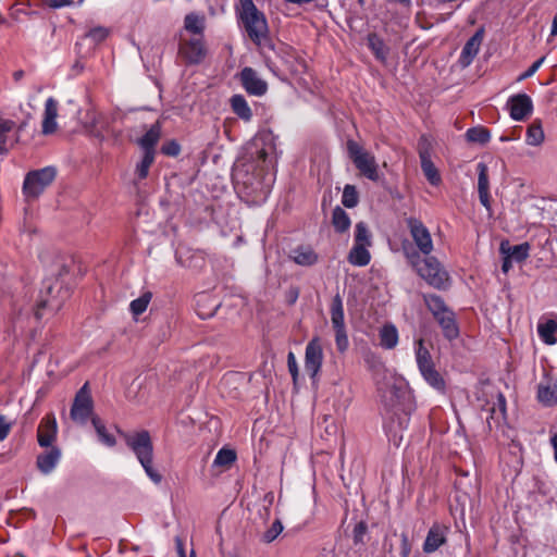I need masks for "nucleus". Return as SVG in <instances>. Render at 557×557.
Masks as SVG:
<instances>
[{
    "mask_svg": "<svg viewBox=\"0 0 557 557\" xmlns=\"http://www.w3.org/2000/svg\"><path fill=\"white\" fill-rule=\"evenodd\" d=\"M403 253L411 268L430 286L445 289L449 283V274L433 256H420L410 245H403Z\"/></svg>",
    "mask_w": 557,
    "mask_h": 557,
    "instance_id": "1",
    "label": "nucleus"
},
{
    "mask_svg": "<svg viewBox=\"0 0 557 557\" xmlns=\"http://www.w3.org/2000/svg\"><path fill=\"white\" fill-rule=\"evenodd\" d=\"M239 18L248 37L258 46L268 38L265 16L255 5L252 0H239Z\"/></svg>",
    "mask_w": 557,
    "mask_h": 557,
    "instance_id": "2",
    "label": "nucleus"
},
{
    "mask_svg": "<svg viewBox=\"0 0 557 557\" xmlns=\"http://www.w3.org/2000/svg\"><path fill=\"white\" fill-rule=\"evenodd\" d=\"M346 146L348 157L360 174L370 181L377 182L380 175L375 157L352 139L347 140Z\"/></svg>",
    "mask_w": 557,
    "mask_h": 557,
    "instance_id": "3",
    "label": "nucleus"
},
{
    "mask_svg": "<svg viewBox=\"0 0 557 557\" xmlns=\"http://www.w3.org/2000/svg\"><path fill=\"white\" fill-rule=\"evenodd\" d=\"M405 224L411 236L412 243L410 246L420 255L429 256L434 250V244L432 235L425 224L416 216H409L405 219ZM406 242L403 243V245ZM409 245V243H407Z\"/></svg>",
    "mask_w": 557,
    "mask_h": 557,
    "instance_id": "4",
    "label": "nucleus"
},
{
    "mask_svg": "<svg viewBox=\"0 0 557 557\" xmlns=\"http://www.w3.org/2000/svg\"><path fill=\"white\" fill-rule=\"evenodd\" d=\"M57 171L53 166L30 171L23 183V194L27 200L36 199L54 181Z\"/></svg>",
    "mask_w": 557,
    "mask_h": 557,
    "instance_id": "5",
    "label": "nucleus"
},
{
    "mask_svg": "<svg viewBox=\"0 0 557 557\" xmlns=\"http://www.w3.org/2000/svg\"><path fill=\"white\" fill-rule=\"evenodd\" d=\"M177 54L186 65H196L201 63L207 55L205 37L181 36Z\"/></svg>",
    "mask_w": 557,
    "mask_h": 557,
    "instance_id": "6",
    "label": "nucleus"
},
{
    "mask_svg": "<svg viewBox=\"0 0 557 557\" xmlns=\"http://www.w3.org/2000/svg\"><path fill=\"white\" fill-rule=\"evenodd\" d=\"M123 437L139 462L143 460L148 462L149 458H153V445L148 431L141 430L134 433H123Z\"/></svg>",
    "mask_w": 557,
    "mask_h": 557,
    "instance_id": "7",
    "label": "nucleus"
},
{
    "mask_svg": "<svg viewBox=\"0 0 557 557\" xmlns=\"http://www.w3.org/2000/svg\"><path fill=\"white\" fill-rule=\"evenodd\" d=\"M531 246L529 243L511 245L509 240H502L499 252L503 256L502 271L506 274L512 268V262H522L528 259Z\"/></svg>",
    "mask_w": 557,
    "mask_h": 557,
    "instance_id": "8",
    "label": "nucleus"
},
{
    "mask_svg": "<svg viewBox=\"0 0 557 557\" xmlns=\"http://www.w3.org/2000/svg\"><path fill=\"white\" fill-rule=\"evenodd\" d=\"M92 413V399L85 384L76 394L71 408V418L78 423H86Z\"/></svg>",
    "mask_w": 557,
    "mask_h": 557,
    "instance_id": "9",
    "label": "nucleus"
},
{
    "mask_svg": "<svg viewBox=\"0 0 557 557\" xmlns=\"http://www.w3.org/2000/svg\"><path fill=\"white\" fill-rule=\"evenodd\" d=\"M323 363V349L318 337L312 338L306 346L305 370L314 380Z\"/></svg>",
    "mask_w": 557,
    "mask_h": 557,
    "instance_id": "10",
    "label": "nucleus"
},
{
    "mask_svg": "<svg viewBox=\"0 0 557 557\" xmlns=\"http://www.w3.org/2000/svg\"><path fill=\"white\" fill-rule=\"evenodd\" d=\"M61 289H62V286L61 284L58 282V280L54 281V283H47L46 284V294L47 296L44 297L39 302H38V308L36 310V318L37 319H40L41 318V310L42 309H49L51 311H58L65 297H66V292H64L63 294L64 295H60L61 294Z\"/></svg>",
    "mask_w": 557,
    "mask_h": 557,
    "instance_id": "11",
    "label": "nucleus"
},
{
    "mask_svg": "<svg viewBox=\"0 0 557 557\" xmlns=\"http://www.w3.org/2000/svg\"><path fill=\"white\" fill-rule=\"evenodd\" d=\"M506 107L513 121H524L533 112V101L527 94H517L509 97Z\"/></svg>",
    "mask_w": 557,
    "mask_h": 557,
    "instance_id": "12",
    "label": "nucleus"
},
{
    "mask_svg": "<svg viewBox=\"0 0 557 557\" xmlns=\"http://www.w3.org/2000/svg\"><path fill=\"white\" fill-rule=\"evenodd\" d=\"M449 527L443 523L434 522L428 531L426 537L423 543V552L432 554L447 542Z\"/></svg>",
    "mask_w": 557,
    "mask_h": 557,
    "instance_id": "13",
    "label": "nucleus"
},
{
    "mask_svg": "<svg viewBox=\"0 0 557 557\" xmlns=\"http://www.w3.org/2000/svg\"><path fill=\"white\" fill-rule=\"evenodd\" d=\"M58 425L53 413L46 414L37 429V441L40 447L54 446L57 440Z\"/></svg>",
    "mask_w": 557,
    "mask_h": 557,
    "instance_id": "14",
    "label": "nucleus"
},
{
    "mask_svg": "<svg viewBox=\"0 0 557 557\" xmlns=\"http://www.w3.org/2000/svg\"><path fill=\"white\" fill-rule=\"evenodd\" d=\"M409 417L407 413H396L394 412L391 417H388L384 423V430L389 441H392L395 445H399L403 440V432L408 428Z\"/></svg>",
    "mask_w": 557,
    "mask_h": 557,
    "instance_id": "15",
    "label": "nucleus"
},
{
    "mask_svg": "<svg viewBox=\"0 0 557 557\" xmlns=\"http://www.w3.org/2000/svg\"><path fill=\"white\" fill-rule=\"evenodd\" d=\"M244 89L253 96H262L267 92V83L258 76L252 67H244L239 74Z\"/></svg>",
    "mask_w": 557,
    "mask_h": 557,
    "instance_id": "16",
    "label": "nucleus"
},
{
    "mask_svg": "<svg viewBox=\"0 0 557 557\" xmlns=\"http://www.w3.org/2000/svg\"><path fill=\"white\" fill-rule=\"evenodd\" d=\"M36 458L37 469L45 475L50 474L61 460V449L57 446L46 447Z\"/></svg>",
    "mask_w": 557,
    "mask_h": 557,
    "instance_id": "17",
    "label": "nucleus"
},
{
    "mask_svg": "<svg viewBox=\"0 0 557 557\" xmlns=\"http://www.w3.org/2000/svg\"><path fill=\"white\" fill-rule=\"evenodd\" d=\"M434 319L442 327L443 335L447 339L453 341L458 337L459 329L456 323L455 314L448 307L441 311L438 315H434Z\"/></svg>",
    "mask_w": 557,
    "mask_h": 557,
    "instance_id": "18",
    "label": "nucleus"
},
{
    "mask_svg": "<svg viewBox=\"0 0 557 557\" xmlns=\"http://www.w3.org/2000/svg\"><path fill=\"white\" fill-rule=\"evenodd\" d=\"M482 40L483 29L476 30L475 34L467 40L460 54V63L462 66H468L473 61L479 53Z\"/></svg>",
    "mask_w": 557,
    "mask_h": 557,
    "instance_id": "19",
    "label": "nucleus"
},
{
    "mask_svg": "<svg viewBox=\"0 0 557 557\" xmlns=\"http://www.w3.org/2000/svg\"><path fill=\"white\" fill-rule=\"evenodd\" d=\"M537 400L545 407H553L557 404V382L546 380L537 385Z\"/></svg>",
    "mask_w": 557,
    "mask_h": 557,
    "instance_id": "20",
    "label": "nucleus"
},
{
    "mask_svg": "<svg viewBox=\"0 0 557 557\" xmlns=\"http://www.w3.org/2000/svg\"><path fill=\"white\" fill-rule=\"evenodd\" d=\"M478 193L480 202L485 207L490 208L491 196H490V182H488V169L483 162L478 164Z\"/></svg>",
    "mask_w": 557,
    "mask_h": 557,
    "instance_id": "21",
    "label": "nucleus"
},
{
    "mask_svg": "<svg viewBox=\"0 0 557 557\" xmlns=\"http://www.w3.org/2000/svg\"><path fill=\"white\" fill-rule=\"evenodd\" d=\"M424 381L434 389L444 393L446 389V382L442 374L436 370L435 364H430L419 369Z\"/></svg>",
    "mask_w": 557,
    "mask_h": 557,
    "instance_id": "22",
    "label": "nucleus"
},
{
    "mask_svg": "<svg viewBox=\"0 0 557 557\" xmlns=\"http://www.w3.org/2000/svg\"><path fill=\"white\" fill-rule=\"evenodd\" d=\"M557 321L554 319H541L537 324V334L541 341L546 345H555L557 343Z\"/></svg>",
    "mask_w": 557,
    "mask_h": 557,
    "instance_id": "23",
    "label": "nucleus"
},
{
    "mask_svg": "<svg viewBox=\"0 0 557 557\" xmlns=\"http://www.w3.org/2000/svg\"><path fill=\"white\" fill-rule=\"evenodd\" d=\"M290 258L295 263L310 267L318 262V253L310 246H299L292 250Z\"/></svg>",
    "mask_w": 557,
    "mask_h": 557,
    "instance_id": "24",
    "label": "nucleus"
},
{
    "mask_svg": "<svg viewBox=\"0 0 557 557\" xmlns=\"http://www.w3.org/2000/svg\"><path fill=\"white\" fill-rule=\"evenodd\" d=\"M488 411L490 416L486 418V423L488 429L492 430L494 425H499L506 416V398L502 393L497 395V403L493 404Z\"/></svg>",
    "mask_w": 557,
    "mask_h": 557,
    "instance_id": "25",
    "label": "nucleus"
},
{
    "mask_svg": "<svg viewBox=\"0 0 557 557\" xmlns=\"http://www.w3.org/2000/svg\"><path fill=\"white\" fill-rule=\"evenodd\" d=\"M380 346L384 349H394L399 339L398 331L392 323L384 324L379 331Z\"/></svg>",
    "mask_w": 557,
    "mask_h": 557,
    "instance_id": "26",
    "label": "nucleus"
},
{
    "mask_svg": "<svg viewBox=\"0 0 557 557\" xmlns=\"http://www.w3.org/2000/svg\"><path fill=\"white\" fill-rule=\"evenodd\" d=\"M161 137V127L159 123H154L145 135L138 140V145L143 148L144 152H152L156 154V146Z\"/></svg>",
    "mask_w": 557,
    "mask_h": 557,
    "instance_id": "27",
    "label": "nucleus"
},
{
    "mask_svg": "<svg viewBox=\"0 0 557 557\" xmlns=\"http://www.w3.org/2000/svg\"><path fill=\"white\" fill-rule=\"evenodd\" d=\"M184 28L195 37L203 36L206 28V17L199 13H188L184 17Z\"/></svg>",
    "mask_w": 557,
    "mask_h": 557,
    "instance_id": "28",
    "label": "nucleus"
},
{
    "mask_svg": "<svg viewBox=\"0 0 557 557\" xmlns=\"http://www.w3.org/2000/svg\"><path fill=\"white\" fill-rule=\"evenodd\" d=\"M233 112L243 121L249 122L252 119V111L243 95H234L231 100Z\"/></svg>",
    "mask_w": 557,
    "mask_h": 557,
    "instance_id": "29",
    "label": "nucleus"
},
{
    "mask_svg": "<svg viewBox=\"0 0 557 557\" xmlns=\"http://www.w3.org/2000/svg\"><path fill=\"white\" fill-rule=\"evenodd\" d=\"M330 314L333 329L346 327L343 299L339 294H336L332 299Z\"/></svg>",
    "mask_w": 557,
    "mask_h": 557,
    "instance_id": "30",
    "label": "nucleus"
},
{
    "mask_svg": "<svg viewBox=\"0 0 557 557\" xmlns=\"http://www.w3.org/2000/svg\"><path fill=\"white\" fill-rule=\"evenodd\" d=\"M368 246L355 245L348 253V262L356 267H366L370 263L371 255Z\"/></svg>",
    "mask_w": 557,
    "mask_h": 557,
    "instance_id": "31",
    "label": "nucleus"
},
{
    "mask_svg": "<svg viewBox=\"0 0 557 557\" xmlns=\"http://www.w3.org/2000/svg\"><path fill=\"white\" fill-rule=\"evenodd\" d=\"M351 224L350 218L347 212L341 207H336L332 212V225L337 233H345L349 230Z\"/></svg>",
    "mask_w": 557,
    "mask_h": 557,
    "instance_id": "32",
    "label": "nucleus"
},
{
    "mask_svg": "<svg viewBox=\"0 0 557 557\" xmlns=\"http://www.w3.org/2000/svg\"><path fill=\"white\" fill-rule=\"evenodd\" d=\"M545 135L540 120H534L528 127L525 141L530 146H540L544 141Z\"/></svg>",
    "mask_w": 557,
    "mask_h": 557,
    "instance_id": "33",
    "label": "nucleus"
},
{
    "mask_svg": "<svg viewBox=\"0 0 557 557\" xmlns=\"http://www.w3.org/2000/svg\"><path fill=\"white\" fill-rule=\"evenodd\" d=\"M466 139L472 144L485 145L491 139V132L484 126H475L467 129Z\"/></svg>",
    "mask_w": 557,
    "mask_h": 557,
    "instance_id": "34",
    "label": "nucleus"
},
{
    "mask_svg": "<svg viewBox=\"0 0 557 557\" xmlns=\"http://www.w3.org/2000/svg\"><path fill=\"white\" fill-rule=\"evenodd\" d=\"M414 354H416V361H417L418 369L434 363L433 359H432V356H431V352L424 346V341L422 338H419L416 342Z\"/></svg>",
    "mask_w": 557,
    "mask_h": 557,
    "instance_id": "35",
    "label": "nucleus"
},
{
    "mask_svg": "<svg viewBox=\"0 0 557 557\" xmlns=\"http://www.w3.org/2000/svg\"><path fill=\"white\" fill-rule=\"evenodd\" d=\"M420 162L422 172L426 177L428 182L433 186L440 185L442 178L432 159L421 160Z\"/></svg>",
    "mask_w": 557,
    "mask_h": 557,
    "instance_id": "36",
    "label": "nucleus"
},
{
    "mask_svg": "<svg viewBox=\"0 0 557 557\" xmlns=\"http://www.w3.org/2000/svg\"><path fill=\"white\" fill-rule=\"evenodd\" d=\"M355 245L368 246L372 245V236L367 226L362 221L358 222L355 226Z\"/></svg>",
    "mask_w": 557,
    "mask_h": 557,
    "instance_id": "37",
    "label": "nucleus"
},
{
    "mask_svg": "<svg viewBox=\"0 0 557 557\" xmlns=\"http://www.w3.org/2000/svg\"><path fill=\"white\" fill-rule=\"evenodd\" d=\"M92 425L99 436V440L107 446L112 447L115 445L116 441L114 436L107 432L104 424L97 417L91 418Z\"/></svg>",
    "mask_w": 557,
    "mask_h": 557,
    "instance_id": "38",
    "label": "nucleus"
},
{
    "mask_svg": "<svg viewBox=\"0 0 557 557\" xmlns=\"http://www.w3.org/2000/svg\"><path fill=\"white\" fill-rule=\"evenodd\" d=\"M423 299H424L425 306L431 311L433 317L438 315L441 313V311H443L447 307L444 299L438 295H434V294L424 295Z\"/></svg>",
    "mask_w": 557,
    "mask_h": 557,
    "instance_id": "39",
    "label": "nucleus"
},
{
    "mask_svg": "<svg viewBox=\"0 0 557 557\" xmlns=\"http://www.w3.org/2000/svg\"><path fill=\"white\" fill-rule=\"evenodd\" d=\"M236 460V453L233 449L221 448L213 461L214 466L231 467Z\"/></svg>",
    "mask_w": 557,
    "mask_h": 557,
    "instance_id": "40",
    "label": "nucleus"
},
{
    "mask_svg": "<svg viewBox=\"0 0 557 557\" xmlns=\"http://www.w3.org/2000/svg\"><path fill=\"white\" fill-rule=\"evenodd\" d=\"M151 298H152V294L150 292H145L140 297H138L137 299H134L131 302V305H129L131 312L136 317L144 313L146 311Z\"/></svg>",
    "mask_w": 557,
    "mask_h": 557,
    "instance_id": "41",
    "label": "nucleus"
},
{
    "mask_svg": "<svg viewBox=\"0 0 557 557\" xmlns=\"http://www.w3.org/2000/svg\"><path fill=\"white\" fill-rule=\"evenodd\" d=\"M154 156L152 152H144L140 162L136 166V175L138 180H145L148 176L149 169L154 162Z\"/></svg>",
    "mask_w": 557,
    "mask_h": 557,
    "instance_id": "42",
    "label": "nucleus"
},
{
    "mask_svg": "<svg viewBox=\"0 0 557 557\" xmlns=\"http://www.w3.org/2000/svg\"><path fill=\"white\" fill-rule=\"evenodd\" d=\"M359 202V195L357 191L356 186L347 184L344 187L343 196H342V203L346 208H355Z\"/></svg>",
    "mask_w": 557,
    "mask_h": 557,
    "instance_id": "43",
    "label": "nucleus"
},
{
    "mask_svg": "<svg viewBox=\"0 0 557 557\" xmlns=\"http://www.w3.org/2000/svg\"><path fill=\"white\" fill-rule=\"evenodd\" d=\"M369 47L380 60H384L386 57V49L383 40L375 34H371L368 37Z\"/></svg>",
    "mask_w": 557,
    "mask_h": 557,
    "instance_id": "44",
    "label": "nucleus"
},
{
    "mask_svg": "<svg viewBox=\"0 0 557 557\" xmlns=\"http://www.w3.org/2000/svg\"><path fill=\"white\" fill-rule=\"evenodd\" d=\"M433 145L431 139L426 135H422L418 141V153L420 161L432 159Z\"/></svg>",
    "mask_w": 557,
    "mask_h": 557,
    "instance_id": "45",
    "label": "nucleus"
},
{
    "mask_svg": "<svg viewBox=\"0 0 557 557\" xmlns=\"http://www.w3.org/2000/svg\"><path fill=\"white\" fill-rule=\"evenodd\" d=\"M283 524L280 519H276L271 527L262 534V542L272 543L283 531Z\"/></svg>",
    "mask_w": 557,
    "mask_h": 557,
    "instance_id": "46",
    "label": "nucleus"
},
{
    "mask_svg": "<svg viewBox=\"0 0 557 557\" xmlns=\"http://www.w3.org/2000/svg\"><path fill=\"white\" fill-rule=\"evenodd\" d=\"M335 332V344L339 352H345L349 347V341L346 332V327L334 329Z\"/></svg>",
    "mask_w": 557,
    "mask_h": 557,
    "instance_id": "47",
    "label": "nucleus"
},
{
    "mask_svg": "<svg viewBox=\"0 0 557 557\" xmlns=\"http://www.w3.org/2000/svg\"><path fill=\"white\" fill-rule=\"evenodd\" d=\"M110 30L103 26H96L89 29L86 37L91 39L95 44L102 42L109 36Z\"/></svg>",
    "mask_w": 557,
    "mask_h": 557,
    "instance_id": "48",
    "label": "nucleus"
},
{
    "mask_svg": "<svg viewBox=\"0 0 557 557\" xmlns=\"http://www.w3.org/2000/svg\"><path fill=\"white\" fill-rule=\"evenodd\" d=\"M367 532H368L367 523L363 521L358 522L355 525L354 531H352L354 543L356 545L364 544V536H366Z\"/></svg>",
    "mask_w": 557,
    "mask_h": 557,
    "instance_id": "49",
    "label": "nucleus"
},
{
    "mask_svg": "<svg viewBox=\"0 0 557 557\" xmlns=\"http://www.w3.org/2000/svg\"><path fill=\"white\" fill-rule=\"evenodd\" d=\"M152 460L153 458H149L148 462L143 460L140 461V465L143 466L146 474L151 479V481L158 484L161 482L162 475L153 469Z\"/></svg>",
    "mask_w": 557,
    "mask_h": 557,
    "instance_id": "50",
    "label": "nucleus"
},
{
    "mask_svg": "<svg viewBox=\"0 0 557 557\" xmlns=\"http://www.w3.org/2000/svg\"><path fill=\"white\" fill-rule=\"evenodd\" d=\"M44 116L49 119H57L58 116V101L52 97L46 100Z\"/></svg>",
    "mask_w": 557,
    "mask_h": 557,
    "instance_id": "51",
    "label": "nucleus"
},
{
    "mask_svg": "<svg viewBox=\"0 0 557 557\" xmlns=\"http://www.w3.org/2000/svg\"><path fill=\"white\" fill-rule=\"evenodd\" d=\"M545 61V57H542L540 58L539 60H536L525 72L521 73L517 81L518 82H522L531 76H533L537 70L541 67V65L544 63Z\"/></svg>",
    "mask_w": 557,
    "mask_h": 557,
    "instance_id": "52",
    "label": "nucleus"
},
{
    "mask_svg": "<svg viewBox=\"0 0 557 557\" xmlns=\"http://www.w3.org/2000/svg\"><path fill=\"white\" fill-rule=\"evenodd\" d=\"M287 367H288V371L293 377L294 383H296V381L298 379L299 371H298V364H297L296 357L292 351L287 356Z\"/></svg>",
    "mask_w": 557,
    "mask_h": 557,
    "instance_id": "53",
    "label": "nucleus"
},
{
    "mask_svg": "<svg viewBox=\"0 0 557 557\" xmlns=\"http://www.w3.org/2000/svg\"><path fill=\"white\" fill-rule=\"evenodd\" d=\"M162 153L165 156L176 157L181 152V147L176 141H169L161 148Z\"/></svg>",
    "mask_w": 557,
    "mask_h": 557,
    "instance_id": "54",
    "label": "nucleus"
},
{
    "mask_svg": "<svg viewBox=\"0 0 557 557\" xmlns=\"http://www.w3.org/2000/svg\"><path fill=\"white\" fill-rule=\"evenodd\" d=\"M57 119H49L44 116L42 121V134L49 135L55 132L57 129Z\"/></svg>",
    "mask_w": 557,
    "mask_h": 557,
    "instance_id": "55",
    "label": "nucleus"
},
{
    "mask_svg": "<svg viewBox=\"0 0 557 557\" xmlns=\"http://www.w3.org/2000/svg\"><path fill=\"white\" fill-rule=\"evenodd\" d=\"M11 430V423L7 422L3 416H0V442L7 438Z\"/></svg>",
    "mask_w": 557,
    "mask_h": 557,
    "instance_id": "56",
    "label": "nucleus"
},
{
    "mask_svg": "<svg viewBox=\"0 0 557 557\" xmlns=\"http://www.w3.org/2000/svg\"><path fill=\"white\" fill-rule=\"evenodd\" d=\"M45 2L52 9H60L73 4L72 0H45Z\"/></svg>",
    "mask_w": 557,
    "mask_h": 557,
    "instance_id": "57",
    "label": "nucleus"
},
{
    "mask_svg": "<svg viewBox=\"0 0 557 557\" xmlns=\"http://www.w3.org/2000/svg\"><path fill=\"white\" fill-rule=\"evenodd\" d=\"M410 550H411V547H410L407 535L401 534V556L409 557Z\"/></svg>",
    "mask_w": 557,
    "mask_h": 557,
    "instance_id": "58",
    "label": "nucleus"
},
{
    "mask_svg": "<svg viewBox=\"0 0 557 557\" xmlns=\"http://www.w3.org/2000/svg\"><path fill=\"white\" fill-rule=\"evenodd\" d=\"M176 548H177L178 557H187L185 548H184V544H183L182 540L178 537L176 539ZM189 557H196V554L194 550L190 552Z\"/></svg>",
    "mask_w": 557,
    "mask_h": 557,
    "instance_id": "59",
    "label": "nucleus"
},
{
    "mask_svg": "<svg viewBox=\"0 0 557 557\" xmlns=\"http://www.w3.org/2000/svg\"><path fill=\"white\" fill-rule=\"evenodd\" d=\"M14 123L12 121L0 122V134L7 135L12 128Z\"/></svg>",
    "mask_w": 557,
    "mask_h": 557,
    "instance_id": "60",
    "label": "nucleus"
},
{
    "mask_svg": "<svg viewBox=\"0 0 557 557\" xmlns=\"http://www.w3.org/2000/svg\"><path fill=\"white\" fill-rule=\"evenodd\" d=\"M550 445L554 450V459L557 462V432L550 437Z\"/></svg>",
    "mask_w": 557,
    "mask_h": 557,
    "instance_id": "61",
    "label": "nucleus"
},
{
    "mask_svg": "<svg viewBox=\"0 0 557 557\" xmlns=\"http://www.w3.org/2000/svg\"><path fill=\"white\" fill-rule=\"evenodd\" d=\"M7 135L0 134V153H4L7 151Z\"/></svg>",
    "mask_w": 557,
    "mask_h": 557,
    "instance_id": "62",
    "label": "nucleus"
},
{
    "mask_svg": "<svg viewBox=\"0 0 557 557\" xmlns=\"http://www.w3.org/2000/svg\"><path fill=\"white\" fill-rule=\"evenodd\" d=\"M256 153H257L258 160L265 161L267 156H268L265 149L261 148V149L257 150Z\"/></svg>",
    "mask_w": 557,
    "mask_h": 557,
    "instance_id": "63",
    "label": "nucleus"
},
{
    "mask_svg": "<svg viewBox=\"0 0 557 557\" xmlns=\"http://www.w3.org/2000/svg\"><path fill=\"white\" fill-rule=\"evenodd\" d=\"M550 35L552 36L557 35V12H556V15L553 18Z\"/></svg>",
    "mask_w": 557,
    "mask_h": 557,
    "instance_id": "64",
    "label": "nucleus"
}]
</instances>
